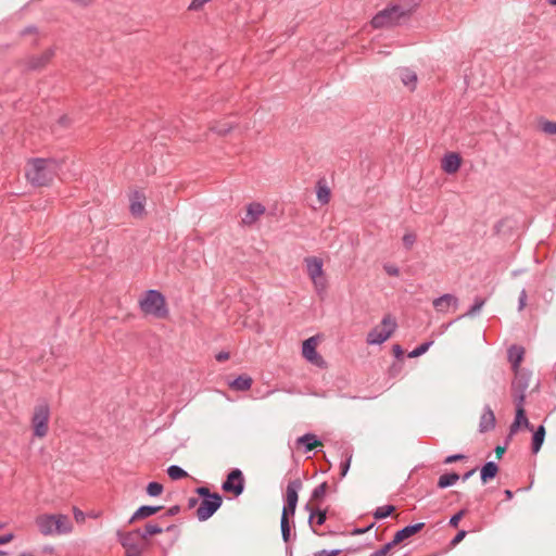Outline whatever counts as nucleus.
I'll list each match as a JSON object with an SVG mask.
<instances>
[{
  "instance_id": "c85d7f7f",
  "label": "nucleus",
  "mask_w": 556,
  "mask_h": 556,
  "mask_svg": "<svg viewBox=\"0 0 556 556\" xmlns=\"http://www.w3.org/2000/svg\"><path fill=\"white\" fill-rule=\"evenodd\" d=\"M146 197L142 193L135 192L130 202V213L134 216H140L144 210Z\"/></svg>"
},
{
  "instance_id": "e2e57ef3",
  "label": "nucleus",
  "mask_w": 556,
  "mask_h": 556,
  "mask_svg": "<svg viewBox=\"0 0 556 556\" xmlns=\"http://www.w3.org/2000/svg\"><path fill=\"white\" fill-rule=\"evenodd\" d=\"M478 468H472L470 470H468L467 472H465L460 478L463 481H467L476 471H477Z\"/></svg>"
},
{
  "instance_id": "ddd939ff",
  "label": "nucleus",
  "mask_w": 556,
  "mask_h": 556,
  "mask_svg": "<svg viewBox=\"0 0 556 556\" xmlns=\"http://www.w3.org/2000/svg\"><path fill=\"white\" fill-rule=\"evenodd\" d=\"M317 338L311 337L306 339L302 344V354L303 356L312 364L324 367L326 362L324 358L317 353Z\"/></svg>"
},
{
  "instance_id": "37998d69",
  "label": "nucleus",
  "mask_w": 556,
  "mask_h": 556,
  "mask_svg": "<svg viewBox=\"0 0 556 556\" xmlns=\"http://www.w3.org/2000/svg\"><path fill=\"white\" fill-rule=\"evenodd\" d=\"M394 546L395 544H393V541L391 540L390 542L381 546L379 549L371 553L369 556H387Z\"/></svg>"
},
{
  "instance_id": "4d7b16f0",
  "label": "nucleus",
  "mask_w": 556,
  "mask_h": 556,
  "mask_svg": "<svg viewBox=\"0 0 556 556\" xmlns=\"http://www.w3.org/2000/svg\"><path fill=\"white\" fill-rule=\"evenodd\" d=\"M180 509L181 508H180L179 505H174V506H172V507H169L167 509V511L165 513V516L166 517H174V516H176V515H178L180 513Z\"/></svg>"
},
{
  "instance_id": "c756f323",
  "label": "nucleus",
  "mask_w": 556,
  "mask_h": 556,
  "mask_svg": "<svg viewBox=\"0 0 556 556\" xmlns=\"http://www.w3.org/2000/svg\"><path fill=\"white\" fill-rule=\"evenodd\" d=\"M459 479L460 476L457 472L444 473L440 476L437 485L439 489H446L454 485Z\"/></svg>"
},
{
  "instance_id": "6e6d98bb",
  "label": "nucleus",
  "mask_w": 556,
  "mask_h": 556,
  "mask_svg": "<svg viewBox=\"0 0 556 556\" xmlns=\"http://www.w3.org/2000/svg\"><path fill=\"white\" fill-rule=\"evenodd\" d=\"M375 526V522L370 523L369 526L365 527V528H354L352 531H351V534L352 535H361V534H364L366 532H368L372 527Z\"/></svg>"
},
{
  "instance_id": "7ed1b4c3",
  "label": "nucleus",
  "mask_w": 556,
  "mask_h": 556,
  "mask_svg": "<svg viewBox=\"0 0 556 556\" xmlns=\"http://www.w3.org/2000/svg\"><path fill=\"white\" fill-rule=\"evenodd\" d=\"M139 307L146 316H152L157 319H165L169 315L164 294L155 289L147 290L143 293L139 300Z\"/></svg>"
},
{
  "instance_id": "9b49d317",
  "label": "nucleus",
  "mask_w": 556,
  "mask_h": 556,
  "mask_svg": "<svg viewBox=\"0 0 556 556\" xmlns=\"http://www.w3.org/2000/svg\"><path fill=\"white\" fill-rule=\"evenodd\" d=\"M307 274L312 279L316 290L318 293L325 291L326 289V279L324 277L323 270V260L311 256L305 258Z\"/></svg>"
},
{
  "instance_id": "bf43d9fd",
  "label": "nucleus",
  "mask_w": 556,
  "mask_h": 556,
  "mask_svg": "<svg viewBox=\"0 0 556 556\" xmlns=\"http://www.w3.org/2000/svg\"><path fill=\"white\" fill-rule=\"evenodd\" d=\"M14 539V534L13 533H7V534H3V535H0V545H3V544H7L9 542H11L12 540Z\"/></svg>"
},
{
  "instance_id": "0eeeda50",
  "label": "nucleus",
  "mask_w": 556,
  "mask_h": 556,
  "mask_svg": "<svg viewBox=\"0 0 556 556\" xmlns=\"http://www.w3.org/2000/svg\"><path fill=\"white\" fill-rule=\"evenodd\" d=\"M118 543L125 549V556H142L146 543L138 538V531H116Z\"/></svg>"
},
{
  "instance_id": "4c0bfd02",
  "label": "nucleus",
  "mask_w": 556,
  "mask_h": 556,
  "mask_svg": "<svg viewBox=\"0 0 556 556\" xmlns=\"http://www.w3.org/2000/svg\"><path fill=\"white\" fill-rule=\"evenodd\" d=\"M432 344H433V341H426V342L419 344L418 346H416L413 351H410L408 353V357L416 358V357L424 355Z\"/></svg>"
},
{
  "instance_id": "09e8293b",
  "label": "nucleus",
  "mask_w": 556,
  "mask_h": 556,
  "mask_svg": "<svg viewBox=\"0 0 556 556\" xmlns=\"http://www.w3.org/2000/svg\"><path fill=\"white\" fill-rule=\"evenodd\" d=\"M467 535L466 530H459L456 535L451 540L450 546L455 547L457 544H459L464 538Z\"/></svg>"
},
{
  "instance_id": "338daca9",
  "label": "nucleus",
  "mask_w": 556,
  "mask_h": 556,
  "mask_svg": "<svg viewBox=\"0 0 556 556\" xmlns=\"http://www.w3.org/2000/svg\"><path fill=\"white\" fill-rule=\"evenodd\" d=\"M504 495H505V500H506V501H510V500L514 497V492H513V491H510V490H508V489H506V490L504 491Z\"/></svg>"
},
{
  "instance_id": "a878e982",
  "label": "nucleus",
  "mask_w": 556,
  "mask_h": 556,
  "mask_svg": "<svg viewBox=\"0 0 556 556\" xmlns=\"http://www.w3.org/2000/svg\"><path fill=\"white\" fill-rule=\"evenodd\" d=\"M546 430L543 425L532 430L531 452L538 454L545 440Z\"/></svg>"
},
{
  "instance_id": "b1692460",
  "label": "nucleus",
  "mask_w": 556,
  "mask_h": 556,
  "mask_svg": "<svg viewBox=\"0 0 556 556\" xmlns=\"http://www.w3.org/2000/svg\"><path fill=\"white\" fill-rule=\"evenodd\" d=\"M294 515L281 513L280 531L282 541L288 544L291 540V529L294 528V521L291 520Z\"/></svg>"
},
{
  "instance_id": "0e129e2a",
  "label": "nucleus",
  "mask_w": 556,
  "mask_h": 556,
  "mask_svg": "<svg viewBox=\"0 0 556 556\" xmlns=\"http://www.w3.org/2000/svg\"><path fill=\"white\" fill-rule=\"evenodd\" d=\"M516 433H511V430L509 429V432L507 434V437L505 438L504 440V445H506L508 447L510 441L513 440V437L515 435Z\"/></svg>"
},
{
  "instance_id": "a211bd4d",
  "label": "nucleus",
  "mask_w": 556,
  "mask_h": 556,
  "mask_svg": "<svg viewBox=\"0 0 556 556\" xmlns=\"http://www.w3.org/2000/svg\"><path fill=\"white\" fill-rule=\"evenodd\" d=\"M458 298L451 293H445L439 298H435L432 302L433 307L437 312L446 313L450 306L455 309L458 307Z\"/></svg>"
},
{
  "instance_id": "13d9d810",
  "label": "nucleus",
  "mask_w": 556,
  "mask_h": 556,
  "mask_svg": "<svg viewBox=\"0 0 556 556\" xmlns=\"http://www.w3.org/2000/svg\"><path fill=\"white\" fill-rule=\"evenodd\" d=\"M229 357H230V354H229V352H226V351H220L215 356L217 362H225V361L229 359Z\"/></svg>"
},
{
  "instance_id": "393cba45",
  "label": "nucleus",
  "mask_w": 556,
  "mask_h": 556,
  "mask_svg": "<svg viewBox=\"0 0 556 556\" xmlns=\"http://www.w3.org/2000/svg\"><path fill=\"white\" fill-rule=\"evenodd\" d=\"M500 471L498 465L493 462H486L481 468H480V479L483 484L488 483L490 480L494 479Z\"/></svg>"
},
{
  "instance_id": "3c124183",
  "label": "nucleus",
  "mask_w": 556,
  "mask_h": 556,
  "mask_svg": "<svg viewBox=\"0 0 556 556\" xmlns=\"http://www.w3.org/2000/svg\"><path fill=\"white\" fill-rule=\"evenodd\" d=\"M402 367H403V364L401 362L393 363L389 368V376L392 378L395 377L396 375H399L401 372Z\"/></svg>"
},
{
  "instance_id": "cd10ccee",
  "label": "nucleus",
  "mask_w": 556,
  "mask_h": 556,
  "mask_svg": "<svg viewBox=\"0 0 556 556\" xmlns=\"http://www.w3.org/2000/svg\"><path fill=\"white\" fill-rule=\"evenodd\" d=\"M252 382L253 380L250 376L239 375L229 383V387L236 391H247L251 388Z\"/></svg>"
},
{
  "instance_id": "a19ab883",
  "label": "nucleus",
  "mask_w": 556,
  "mask_h": 556,
  "mask_svg": "<svg viewBox=\"0 0 556 556\" xmlns=\"http://www.w3.org/2000/svg\"><path fill=\"white\" fill-rule=\"evenodd\" d=\"M467 514V509L466 508H463L460 509L459 511H457L456 514H454L451 518H450V521H448V526L452 527V528H457L458 525H459V521L462 520V518Z\"/></svg>"
},
{
  "instance_id": "864d4df0",
  "label": "nucleus",
  "mask_w": 556,
  "mask_h": 556,
  "mask_svg": "<svg viewBox=\"0 0 556 556\" xmlns=\"http://www.w3.org/2000/svg\"><path fill=\"white\" fill-rule=\"evenodd\" d=\"M383 268L389 276L395 277L400 275V269L395 265L387 264Z\"/></svg>"
},
{
  "instance_id": "2eb2a0df",
  "label": "nucleus",
  "mask_w": 556,
  "mask_h": 556,
  "mask_svg": "<svg viewBox=\"0 0 556 556\" xmlns=\"http://www.w3.org/2000/svg\"><path fill=\"white\" fill-rule=\"evenodd\" d=\"M54 49L49 48L43 51L41 54L31 55L26 61V67L28 71H38L43 68L50 60L54 56Z\"/></svg>"
},
{
  "instance_id": "c03bdc74",
  "label": "nucleus",
  "mask_w": 556,
  "mask_h": 556,
  "mask_svg": "<svg viewBox=\"0 0 556 556\" xmlns=\"http://www.w3.org/2000/svg\"><path fill=\"white\" fill-rule=\"evenodd\" d=\"M417 237L413 232L405 233L402 238L403 245L406 250H410L415 244Z\"/></svg>"
},
{
  "instance_id": "bb28decb",
  "label": "nucleus",
  "mask_w": 556,
  "mask_h": 556,
  "mask_svg": "<svg viewBox=\"0 0 556 556\" xmlns=\"http://www.w3.org/2000/svg\"><path fill=\"white\" fill-rule=\"evenodd\" d=\"M134 531H138V538L144 541L150 536L163 533V527L155 522H147L142 528H137Z\"/></svg>"
},
{
  "instance_id": "7c9ffc66",
  "label": "nucleus",
  "mask_w": 556,
  "mask_h": 556,
  "mask_svg": "<svg viewBox=\"0 0 556 556\" xmlns=\"http://www.w3.org/2000/svg\"><path fill=\"white\" fill-rule=\"evenodd\" d=\"M401 80L409 90H414L416 88L417 75L408 68H403L401 71Z\"/></svg>"
},
{
  "instance_id": "c9c22d12",
  "label": "nucleus",
  "mask_w": 556,
  "mask_h": 556,
  "mask_svg": "<svg viewBox=\"0 0 556 556\" xmlns=\"http://www.w3.org/2000/svg\"><path fill=\"white\" fill-rule=\"evenodd\" d=\"M314 518H316L317 526H323L327 520V510L316 507L315 510L311 511V516H308L309 525H312Z\"/></svg>"
},
{
  "instance_id": "5701e85b",
  "label": "nucleus",
  "mask_w": 556,
  "mask_h": 556,
  "mask_svg": "<svg viewBox=\"0 0 556 556\" xmlns=\"http://www.w3.org/2000/svg\"><path fill=\"white\" fill-rule=\"evenodd\" d=\"M462 165V157L458 153L451 152L444 155L442 159V169L446 174L456 173Z\"/></svg>"
},
{
  "instance_id": "680f3d73",
  "label": "nucleus",
  "mask_w": 556,
  "mask_h": 556,
  "mask_svg": "<svg viewBox=\"0 0 556 556\" xmlns=\"http://www.w3.org/2000/svg\"><path fill=\"white\" fill-rule=\"evenodd\" d=\"M198 504H200V498L199 497H190L188 500V508L189 509L194 508Z\"/></svg>"
},
{
  "instance_id": "4468645a",
  "label": "nucleus",
  "mask_w": 556,
  "mask_h": 556,
  "mask_svg": "<svg viewBox=\"0 0 556 556\" xmlns=\"http://www.w3.org/2000/svg\"><path fill=\"white\" fill-rule=\"evenodd\" d=\"M516 406V414L514 421L510 424L509 429L511 430V433H517L521 428H525L529 431L533 430V425L529 421L525 404L517 403Z\"/></svg>"
},
{
  "instance_id": "dca6fc26",
  "label": "nucleus",
  "mask_w": 556,
  "mask_h": 556,
  "mask_svg": "<svg viewBox=\"0 0 556 556\" xmlns=\"http://www.w3.org/2000/svg\"><path fill=\"white\" fill-rule=\"evenodd\" d=\"M425 528L424 522H417L413 525L405 526L404 528L397 530L393 535V544L397 545L402 543L403 541L412 538L413 535L417 534Z\"/></svg>"
},
{
  "instance_id": "ea45409f",
  "label": "nucleus",
  "mask_w": 556,
  "mask_h": 556,
  "mask_svg": "<svg viewBox=\"0 0 556 556\" xmlns=\"http://www.w3.org/2000/svg\"><path fill=\"white\" fill-rule=\"evenodd\" d=\"M327 489H328V483L326 481L321 482L319 485H317L313 490L311 500L319 501V500L324 498V496L326 495Z\"/></svg>"
},
{
  "instance_id": "4be33fe9",
  "label": "nucleus",
  "mask_w": 556,
  "mask_h": 556,
  "mask_svg": "<svg viewBox=\"0 0 556 556\" xmlns=\"http://www.w3.org/2000/svg\"><path fill=\"white\" fill-rule=\"evenodd\" d=\"M163 509V506L159 505H142L131 515L128 523H134L137 520L149 518Z\"/></svg>"
},
{
  "instance_id": "69168bd1",
  "label": "nucleus",
  "mask_w": 556,
  "mask_h": 556,
  "mask_svg": "<svg viewBox=\"0 0 556 556\" xmlns=\"http://www.w3.org/2000/svg\"><path fill=\"white\" fill-rule=\"evenodd\" d=\"M37 31V28L35 26H28L26 27L23 31H22V35H27V34H30V33H36Z\"/></svg>"
},
{
  "instance_id": "72a5a7b5",
  "label": "nucleus",
  "mask_w": 556,
  "mask_h": 556,
  "mask_svg": "<svg viewBox=\"0 0 556 556\" xmlns=\"http://www.w3.org/2000/svg\"><path fill=\"white\" fill-rule=\"evenodd\" d=\"M317 199L321 204H327L330 200L331 191L329 187L321 181L317 184L316 190Z\"/></svg>"
},
{
  "instance_id": "f257e3e1",
  "label": "nucleus",
  "mask_w": 556,
  "mask_h": 556,
  "mask_svg": "<svg viewBox=\"0 0 556 556\" xmlns=\"http://www.w3.org/2000/svg\"><path fill=\"white\" fill-rule=\"evenodd\" d=\"M418 3L410 7L397 3L389 4L372 16L370 24L376 29L401 25L412 15Z\"/></svg>"
},
{
  "instance_id": "412c9836",
  "label": "nucleus",
  "mask_w": 556,
  "mask_h": 556,
  "mask_svg": "<svg viewBox=\"0 0 556 556\" xmlns=\"http://www.w3.org/2000/svg\"><path fill=\"white\" fill-rule=\"evenodd\" d=\"M523 356H525V349L521 345L513 344L507 350V358L511 365L513 371L522 369V368H520V364L523 361Z\"/></svg>"
},
{
  "instance_id": "5fc2aeb1",
  "label": "nucleus",
  "mask_w": 556,
  "mask_h": 556,
  "mask_svg": "<svg viewBox=\"0 0 556 556\" xmlns=\"http://www.w3.org/2000/svg\"><path fill=\"white\" fill-rule=\"evenodd\" d=\"M392 352H393V355L394 357L397 359V361H402V357L404 355V350L402 349V346L400 344H394L392 346Z\"/></svg>"
},
{
  "instance_id": "f3484780",
  "label": "nucleus",
  "mask_w": 556,
  "mask_h": 556,
  "mask_svg": "<svg viewBox=\"0 0 556 556\" xmlns=\"http://www.w3.org/2000/svg\"><path fill=\"white\" fill-rule=\"evenodd\" d=\"M495 425H496V418H495L494 412L491 408V406L486 404V405H484L481 417H480L479 432L480 433L489 432L495 428Z\"/></svg>"
},
{
  "instance_id": "39448f33",
  "label": "nucleus",
  "mask_w": 556,
  "mask_h": 556,
  "mask_svg": "<svg viewBox=\"0 0 556 556\" xmlns=\"http://www.w3.org/2000/svg\"><path fill=\"white\" fill-rule=\"evenodd\" d=\"M194 492L200 498L195 516L199 521H206L220 508L223 496L217 492H211L207 486H198Z\"/></svg>"
},
{
  "instance_id": "8fccbe9b",
  "label": "nucleus",
  "mask_w": 556,
  "mask_h": 556,
  "mask_svg": "<svg viewBox=\"0 0 556 556\" xmlns=\"http://www.w3.org/2000/svg\"><path fill=\"white\" fill-rule=\"evenodd\" d=\"M467 456L465 454H452V455H448L445 457L444 459V464H452V463H456V462H459V460H464L466 459Z\"/></svg>"
},
{
  "instance_id": "de8ad7c7",
  "label": "nucleus",
  "mask_w": 556,
  "mask_h": 556,
  "mask_svg": "<svg viewBox=\"0 0 556 556\" xmlns=\"http://www.w3.org/2000/svg\"><path fill=\"white\" fill-rule=\"evenodd\" d=\"M342 553V549L336 548V549H321L318 552H315L313 556H338Z\"/></svg>"
},
{
  "instance_id": "f03ea898",
  "label": "nucleus",
  "mask_w": 556,
  "mask_h": 556,
  "mask_svg": "<svg viewBox=\"0 0 556 556\" xmlns=\"http://www.w3.org/2000/svg\"><path fill=\"white\" fill-rule=\"evenodd\" d=\"M26 177L34 186H48L54 178L59 164L54 159H33Z\"/></svg>"
},
{
  "instance_id": "20e7f679",
  "label": "nucleus",
  "mask_w": 556,
  "mask_h": 556,
  "mask_svg": "<svg viewBox=\"0 0 556 556\" xmlns=\"http://www.w3.org/2000/svg\"><path fill=\"white\" fill-rule=\"evenodd\" d=\"M36 526L40 533L45 536L55 534H66L73 529L72 522L66 515L63 514H43L36 518Z\"/></svg>"
},
{
  "instance_id": "6e6552de",
  "label": "nucleus",
  "mask_w": 556,
  "mask_h": 556,
  "mask_svg": "<svg viewBox=\"0 0 556 556\" xmlns=\"http://www.w3.org/2000/svg\"><path fill=\"white\" fill-rule=\"evenodd\" d=\"M515 378L511 381V394L515 404H525L526 391L529 387L531 371L528 369H521L514 371Z\"/></svg>"
},
{
  "instance_id": "f8f14e48",
  "label": "nucleus",
  "mask_w": 556,
  "mask_h": 556,
  "mask_svg": "<svg viewBox=\"0 0 556 556\" xmlns=\"http://www.w3.org/2000/svg\"><path fill=\"white\" fill-rule=\"evenodd\" d=\"M245 486V480L243 472L239 468L231 469L224 482L222 483V490L226 493H230L235 496H239L243 493Z\"/></svg>"
},
{
  "instance_id": "49530a36",
  "label": "nucleus",
  "mask_w": 556,
  "mask_h": 556,
  "mask_svg": "<svg viewBox=\"0 0 556 556\" xmlns=\"http://www.w3.org/2000/svg\"><path fill=\"white\" fill-rule=\"evenodd\" d=\"M211 0H191L188 5L189 11H200L204 4L208 3Z\"/></svg>"
},
{
  "instance_id": "2f4dec72",
  "label": "nucleus",
  "mask_w": 556,
  "mask_h": 556,
  "mask_svg": "<svg viewBox=\"0 0 556 556\" xmlns=\"http://www.w3.org/2000/svg\"><path fill=\"white\" fill-rule=\"evenodd\" d=\"M485 302H486V299L476 296L473 299V304L469 307V309L464 315L459 316L458 319H460L463 317H472V316L477 315L481 311V308L483 307Z\"/></svg>"
},
{
  "instance_id": "1a4fd4ad",
  "label": "nucleus",
  "mask_w": 556,
  "mask_h": 556,
  "mask_svg": "<svg viewBox=\"0 0 556 556\" xmlns=\"http://www.w3.org/2000/svg\"><path fill=\"white\" fill-rule=\"evenodd\" d=\"M50 416V408L47 403L37 405L35 407L31 426L34 429V435L37 438H43L48 433V421Z\"/></svg>"
},
{
  "instance_id": "473e14b6",
  "label": "nucleus",
  "mask_w": 556,
  "mask_h": 556,
  "mask_svg": "<svg viewBox=\"0 0 556 556\" xmlns=\"http://www.w3.org/2000/svg\"><path fill=\"white\" fill-rule=\"evenodd\" d=\"M236 127V124L230 122H219L215 123L213 126L210 127V129L220 136H226L229 134L233 128Z\"/></svg>"
},
{
  "instance_id": "e433bc0d",
  "label": "nucleus",
  "mask_w": 556,
  "mask_h": 556,
  "mask_svg": "<svg viewBox=\"0 0 556 556\" xmlns=\"http://www.w3.org/2000/svg\"><path fill=\"white\" fill-rule=\"evenodd\" d=\"M166 471L172 480H179L188 477V472L177 465H170Z\"/></svg>"
},
{
  "instance_id": "052dcab7",
  "label": "nucleus",
  "mask_w": 556,
  "mask_h": 556,
  "mask_svg": "<svg viewBox=\"0 0 556 556\" xmlns=\"http://www.w3.org/2000/svg\"><path fill=\"white\" fill-rule=\"evenodd\" d=\"M507 450V446L506 445H497L494 450V452L496 453L497 455V458H502V456L504 455V453L506 452Z\"/></svg>"
},
{
  "instance_id": "f704fd0d",
  "label": "nucleus",
  "mask_w": 556,
  "mask_h": 556,
  "mask_svg": "<svg viewBox=\"0 0 556 556\" xmlns=\"http://www.w3.org/2000/svg\"><path fill=\"white\" fill-rule=\"evenodd\" d=\"M395 509H396V507L391 504L379 506L375 509V511L372 513V516L377 520L384 519V518L391 516L395 511Z\"/></svg>"
},
{
  "instance_id": "774afa93",
  "label": "nucleus",
  "mask_w": 556,
  "mask_h": 556,
  "mask_svg": "<svg viewBox=\"0 0 556 556\" xmlns=\"http://www.w3.org/2000/svg\"><path fill=\"white\" fill-rule=\"evenodd\" d=\"M68 123V117L66 115H63L59 118V124L62 126H66Z\"/></svg>"
},
{
  "instance_id": "6ab92c4d",
  "label": "nucleus",
  "mask_w": 556,
  "mask_h": 556,
  "mask_svg": "<svg viewBox=\"0 0 556 556\" xmlns=\"http://www.w3.org/2000/svg\"><path fill=\"white\" fill-rule=\"evenodd\" d=\"M298 447H303L304 453H308L316 447L321 445L320 439L311 432H307L301 437H299L295 441Z\"/></svg>"
},
{
  "instance_id": "aec40b11",
  "label": "nucleus",
  "mask_w": 556,
  "mask_h": 556,
  "mask_svg": "<svg viewBox=\"0 0 556 556\" xmlns=\"http://www.w3.org/2000/svg\"><path fill=\"white\" fill-rule=\"evenodd\" d=\"M265 213V206L258 202H252L247 207L245 216L242 218V224L252 225Z\"/></svg>"
},
{
  "instance_id": "a18cd8bd",
  "label": "nucleus",
  "mask_w": 556,
  "mask_h": 556,
  "mask_svg": "<svg viewBox=\"0 0 556 556\" xmlns=\"http://www.w3.org/2000/svg\"><path fill=\"white\" fill-rule=\"evenodd\" d=\"M351 460H352V454L348 455V457L345 458L344 462H341L340 464V477L341 478H344L350 469V465H351Z\"/></svg>"
},
{
  "instance_id": "58836bf2",
  "label": "nucleus",
  "mask_w": 556,
  "mask_h": 556,
  "mask_svg": "<svg viewBox=\"0 0 556 556\" xmlns=\"http://www.w3.org/2000/svg\"><path fill=\"white\" fill-rule=\"evenodd\" d=\"M163 485L160 482L151 481L148 483L146 488V492L151 497H156L162 494L163 492Z\"/></svg>"
},
{
  "instance_id": "79ce46f5",
  "label": "nucleus",
  "mask_w": 556,
  "mask_h": 556,
  "mask_svg": "<svg viewBox=\"0 0 556 556\" xmlns=\"http://www.w3.org/2000/svg\"><path fill=\"white\" fill-rule=\"evenodd\" d=\"M541 130L547 135H556V122L543 121L541 123Z\"/></svg>"
},
{
  "instance_id": "603ef678",
  "label": "nucleus",
  "mask_w": 556,
  "mask_h": 556,
  "mask_svg": "<svg viewBox=\"0 0 556 556\" xmlns=\"http://www.w3.org/2000/svg\"><path fill=\"white\" fill-rule=\"evenodd\" d=\"M527 298H528L527 291H526V289H522L520 291L519 299H518V311L519 312H521L526 307Z\"/></svg>"
},
{
  "instance_id": "9d476101",
  "label": "nucleus",
  "mask_w": 556,
  "mask_h": 556,
  "mask_svg": "<svg viewBox=\"0 0 556 556\" xmlns=\"http://www.w3.org/2000/svg\"><path fill=\"white\" fill-rule=\"evenodd\" d=\"M303 483L300 478L290 480L287 484L286 493L283 495L282 513L294 515L299 501V492Z\"/></svg>"
},
{
  "instance_id": "423d86ee",
  "label": "nucleus",
  "mask_w": 556,
  "mask_h": 556,
  "mask_svg": "<svg viewBox=\"0 0 556 556\" xmlns=\"http://www.w3.org/2000/svg\"><path fill=\"white\" fill-rule=\"evenodd\" d=\"M380 329L378 326L374 327L368 333L366 338V342L369 345H380L384 343L396 330L397 323L394 317L390 314L383 316L381 320Z\"/></svg>"
}]
</instances>
